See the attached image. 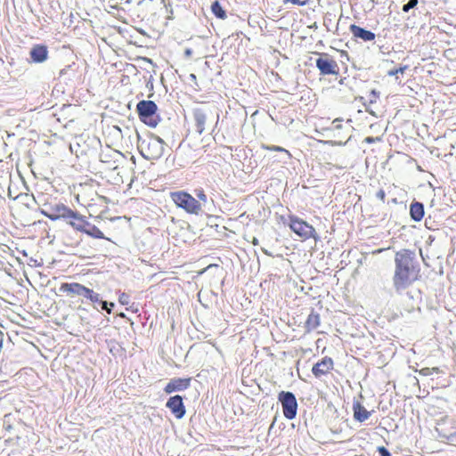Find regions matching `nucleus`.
<instances>
[{
    "instance_id": "1",
    "label": "nucleus",
    "mask_w": 456,
    "mask_h": 456,
    "mask_svg": "<svg viewBox=\"0 0 456 456\" xmlns=\"http://www.w3.org/2000/svg\"><path fill=\"white\" fill-rule=\"evenodd\" d=\"M395 270L393 284L396 292H402L417 280L419 268L415 264L413 254L402 250L395 254Z\"/></svg>"
},
{
    "instance_id": "2",
    "label": "nucleus",
    "mask_w": 456,
    "mask_h": 456,
    "mask_svg": "<svg viewBox=\"0 0 456 456\" xmlns=\"http://www.w3.org/2000/svg\"><path fill=\"white\" fill-rule=\"evenodd\" d=\"M164 141L157 135H150L141 141L140 151L146 159H158L164 152Z\"/></svg>"
},
{
    "instance_id": "3",
    "label": "nucleus",
    "mask_w": 456,
    "mask_h": 456,
    "mask_svg": "<svg viewBox=\"0 0 456 456\" xmlns=\"http://www.w3.org/2000/svg\"><path fill=\"white\" fill-rule=\"evenodd\" d=\"M170 197L176 207L184 209L189 214L198 215L201 210L200 203L185 191L171 192Z\"/></svg>"
},
{
    "instance_id": "4",
    "label": "nucleus",
    "mask_w": 456,
    "mask_h": 456,
    "mask_svg": "<svg viewBox=\"0 0 456 456\" xmlns=\"http://www.w3.org/2000/svg\"><path fill=\"white\" fill-rule=\"evenodd\" d=\"M138 114L142 121L151 127L159 124V117L156 115L158 107L152 101H141L136 106Z\"/></svg>"
},
{
    "instance_id": "5",
    "label": "nucleus",
    "mask_w": 456,
    "mask_h": 456,
    "mask_svg": "<svg viewBox=\"0 0 456 456\" xmlns=\"http://www.w3.org/2000/svg\"><path fill=\"white\" fill-rule=\"evenodd\" d=\"M289 227L303 240H307L310 238L316 239V232L314 228L297 217H290Z\"/></svg>"
},
{
    "instance_id": "6",
    "label": "nucleus",
    "mask_w": 456,
    "mask_h": 456,
    "mask_svg": "<svg viewBox=\"0 0 456 456\" xmlns=\"http://www.w3.org/2000/svg\"><path fill=\"white\" fill-rule=\"evenodd\" d=\"M41 213L49 219L55 221L61 218L69 219L77 217L76 212L63 204H57L49 208L48 210L42 209Z\"/></svg>"
},
{
    "instance_id": "7",
    "label": "nucleus",
    "mask_w": 456,
    "mask_h": 456,
    "mask_svg": "<svg viewBox=\"0 0 456 456\" xmlns=\"http://www.w3.org/2000/svg\"><path fill=\"white\" fill-rule=\"evenodd\" d=\"M279 400L282 404L284 416L289 419H294L297 409L295 395L290 392H281L279 395Z\"/></svg>"
},
{
    "instance_id": "8",
    "label": "nucleus",
    "mask_w": 456,
    "mask_h": 456,
    "mask_svg": "<svg viewBox=\"0 0 456 456\" xmlns=\"http://www.w3.org/2000/svg\"><path fill=\"white\" fill-rule=\"evenodd\" d=\"M316 67L322 75H335L338 71L337 62L327 54H322L316 60Z\"/></svg>"
},
{
    "instance_id": "9",
    "label": "nucleus",
    "mask_w": 456,
    "mask_h": 456,
    "mask_svg": "<svg viewBox=\"0 0 456 456\" xmlns=\"http://www.w3.org/2000/svg\"><path fill=\"white\" fill-rule=\"evenodd\" d=\"M167 407L170 409L177 419H182L185 414V407L180 395L170 397L167 402Z\"/></svg>"
},
{
    "instance_id": "10",
    "label": "nucleus",
    "mask_w": 456,
    "mask_h": 456,
    "mask_svg": "<svg viewBox=\"0 0 456 456\" xmlns=\"http://www.w3.org/2000/svg\"><path fill=\"white\" fill-rule=\"evenodd\" d=\"M88 288L77 282L62 283L60 287V291L68 293L70 296H82L86 297Z\"/></svg>"
},
{
    "instance_id": "11",
    "label": "nucleus",
    "mask_w": 456,
    "mask_h": 456,
    "mask_svg": "<svg viewBox=\"0 0 456 456\" xmlns=\"http://www.w3.org/2000/svg\"><path fill=\"white\" fill-rule=\"evenodd\" d=\"M190 379H171L165 387L167 394H171L175 391H183L189 387Z\"/></svg>"
},
{
    "instance_id": "12",
    "label": "nucleus",
    "mask_w": 456,
    "mask_h": 456,
    "mask_svg": "<svg viewBox=\"0 0 456 456\" xmlns=\"http://www.w3.org/2000/svg\"><path fill=\"white\" fill-rule=\"evenodd\" d=\"M349 30L354 36V37L357 39H361L363 42L373 41L376 37L375 34L370 30H366L355 24H352L349 27Z\"/></svg>"
},
{
    "instance_id": "13",
    "label": "nucleus",
    "mask_w": 456,
    "mask_h": 456,
    "mask_svg": "<svg viewBox=\"0 0 456 456\" xmlns=\"http://www.w3.org/2000/svg\"><path fill=\"white\" fill-rule=\"evenodd\" d=\"M29 54L33 62L42 63L48 58V50L45 45H36L31 48Z\"/></svg>"
},
{
    "instance_id": "14",
    "label": "nucleus",
    "mask_w": 456,
    "mask_h": 456,
    "mask_svg": "<svg viewBox=\"0 0 456 456\" xmlns=\"http://www.w3.org/2000/svg\"><path fill=\"white\" fill-rule=\"evenodd\" d=\"M333 368V361L331 358L324 357L321 362L314 365L312 371L315 377H321L327 374Z\"/></svg>"
},
{
    "instance_id": "15",
    "label": "nucleus",
    "mask_w": 456,
    "mask_h": 456,
    "mask_svg": "<svg viewBox=\"0 0 456 456\" xmlns=\"http://www.w3.org/2000/svg\"><path fill=\"white\" fill-rule=\"evenodd\" d=\"M207 114L201 109H197L194 111V118L196 121L197 132L201 134L205 131L207 122Z\"/></svg>"
},
{
    "instance_id": "16",
    "label": "nucleus",
    "mask_w": 456,
    "mask_h": 456,
    "mask_svg": "<svg viewBox=\"0 0 456 456\" xmlns=\"http://www.w3.org/2000/svg\"><path fill=\"white\" fill-rule=\"evenodd\" d=\"M353 409L354 419L360 422L365 421L370 416V412L358 402L354 403Z\"/></svg>"
},
{
    "instance_id": "17",
    "label": "nucleus",
    "mask_w": 456,
    "mask_h": 456,
    "mask_svg": "<svg viewBox=\"0 0 456 456\" xmlns=\"http://www.w3.org/2000/svg\"><path fill=\"white\" fill-rule=\"evenodd\" d=\"M76 216L77 217H70L69 219H66L68 224L77 231L85 232L86 227L89 226V223L86 222L83 217L77 212Z\"/></svg>"
},
{
    "instance_id": "18",
    "label": "nucleus",
    "mask_w": 456,
    "mask_h": 456,
    "mask_svg": "<svg viewBox=\"0 0 456 456\" xmlns=\"http://www.w3.org/2000/svg\"><path fill=\"white\" fill-rule=\"evenodd\" d=\"M410 214L414 221H420L424 216L423 204L419 202H414L411 204Z\"/></svg>"
},
{
    "instance_id": "19",
    "label": "nucleus",
    "mask_w": 456,
    "mask_h": 456,
    "mask_svg": "<svg viewBox=\"0 0 456 456\" xmlns=\"http://www.w3.org/2000/svg\"><path fill=\"white\" fill-rule=\"evenodd\" d=\"M320 325V316L315 313H311L305 322L307 331L315 330Z\"/></svg>"
},
{
    "instance_id": "20",
    "label": "nucleus",
    "mask_w": 456,
    "mask_h": 456,
    "mask_svg": "<svg viewBox=\"0 0 456 456\" xmlns=\"http://www.w3.org/2000/svg\"><path fill=\"white\" fill-rule=\"evenodd\" d=\"M264 148L268 151H279V152L282 153V156L280 159L281 162L287 163L288 160L291 158V154L289 153V151L282 147L274 146V145H272V146L267 145V146H264Z\"/></svg>"
},
{
    "instance_id": "21",
    "label": "nucleus",
    "mask_w": 456,
    "mask_h": 456,
    "mask_svg": "<svg viewBox=\"0 0 456 456\" xmlns=\"http://www.w3.org/2000/svg\"><path fill=\"white\" fill-rule=\"evenodd\" d=\"M84 232H86V234H88L94 238H98V239L104 238L103 232L96 226L91 225L90 224H89V226L86 227V231Z\"/></svg>"
},
{
    "instance_id": "22",
    "label": "nucleus",
    "mask_w": 456,
    "mask_h": 456,
    "mask_svg": "<svg viewBox=\"0 0 456 456\" xmlns=\"http://www.w3.org/2000/svg\"><path fill=\"white\" fill-rule=\"evenodd\" d=\"M211 11L217 17V18H220V19H225L226 18V13L223 10L221 4H219L218 1H215L212 5H211Z\"/></svg>"
},
{
    "instance_id": "23",
    "label": "nucleus",
    "mask_w": 456,
    "mask_h": 456,
    "mask_svg": "<svg viewBox=\"0 0 456 456\" xmlns=\"http://www.w3.org/2000/svg\"><path fill=\"white\" fill-rule=\"evenodd\" d=\"M86 298L89 299L93 303H96V302H100L101 301L100 295L98 293H95L94 291H93L90 289H87V292H86Z\"/></svg>"
},
{
    "instance_id": "24",
    "label": "nucleus",
    "mask_w": 456,
    "mask_h": 456,
    "mask_svg": "<svg viewBox=\"0 0 456 456\" xmlns=\"http://www.w3.org/2000/svg\"><path fill=\"white\" fill-rule=\"evenodd\" d=\"M417 4L418 0H409V2L403 6V11L407 12L411 9L414 8Z\"/></svg>"
},
{
    "instance_id": "25",
    "label": "nucleus",
    "mask_w": 456,
    "mask_h": 456,
    "mask_svg": "<svg viewBox=\"0 0 456 456\" xmlns=\"http://www.w3.org/2000/svg\"><path fill=\"white\" fill-rule=\"evenodd\" d=\"M439 369L438 368H423L419 370V374L423 375V376H428V375H431L433 372H438Z\"/></svg>"
},
{
    "instance_id": "26",
    "label": "nucleus",
    "mask_w": 456,
    "mask_h": 456,
    "mask_svg": "<svg viewBox=\"0 0 456 456\" xmlns=\"http://www.w3.org/2000/svg\"><path fill=\"white\" fill-rule=\"evenodd\" d=\"M406 69V66L404 67H401L399 69H393V70H390L388 71V76H395L397 74H403L404 72V70Z\"/></svg>"
},
{
    "instance_id": "27",
    "label": "nucleus",
    "mask_w": 456,
    "mask_h": 456,
    "mask_svg": "<svg viewBox=\"0 0 456 456\" xmlns=\"http://www.w3.org/2000/svg\"><path fill=\"white\" fill-rule=\"evenodd\" d=\"M118 300H119L120 304H122V305H128L129 304V296L126 293H122L119 296Z\"/></svg>"
},
{
    "instance_id": "28",
    "label": "nucleus",
    "mask_w": 456,
    "mask_h": 456,
    "mask_svg": "<svg viewBox=\"0 0 456 456\" xmlns=\"http://www.w3.org/2000/svg\"><path fill=\"white\" fill-rule=\"evenodd\" d=\"M197 197L199 198L200 200H201L203 202L207 201V195L204 193L203 191H199L197 192Z\"/></svg>"
},
{
    "instance_id": "29",
    "label": "nucleus",
    "mask_w": 456,
    "mask_h": 456,
    "mask_svg": "<svg viewBox=\"0 0 456 456\" xmlns=\"http://www.w3.org/2000/svg\"><path fill=\"white\" fill-rule=\"evenodd\" d=\"M379 140H380L379 137H370V136H369V137H366L364 139V142H366L367 143H372V142H375L379 141Z\"/></svg>"
},
{
    "instance_id": "30",
    "label": "nucleus",
    "mask_w": 456,
    "mask_h": 456,
    "mask_svg": "<svg viewBox=\"0 0 456 456\" xmlns=\"http://www.w3.org/2000/svg\"><path fill=\"white\" fill-rule=\"evenodd\" d=\"M379 452L381 456H390V452L385 447H379Z\"/></svg>"
},
{
    "instance_id": "31",
    "label": "nucleus",
    "mask_w": 456,
    "mask_h": 456,
    "mask_svg": "<svg viewBox=\"0 0 456 456\" xmlns=\"http://www.w3.org/2000/svg\"><path fill=\"white\" fill-rule=\"evenodd\" d=\"M102 305V309L106 310L109 314L111 312V309L108 307V303L106 301H100Z\"/></svg>"
},
{
    "instance_id": "32",
    "label": "nucleus",
    "mask_w": 456,
    "mask_h": 456,
    "mask_svg": "<svg viewBox=\"0 0 456 456\" xmlns=\"http://www.w3.org/2000/svg\"><path fill=\"white\" fill-rule=\"evenodd\" d=\"M333 124H334V126H335V128H337V129L341 128V124H340V120H339V119H338V118H337V119H335V120L333 121Z\"/></svg>"
},
{
    "instance_id": "33",
    "label": "nucleus",
    "mask_w": 456,
    "mask_h": 456,
    "mask_svg": "<svg viewBox=\"0 0 456 456\" xmlns=\"http://www.w3.org/2000/svg\"><path fill=\"white\" fill-rule=\"evenodd\" d=\"M289 2L296 5H304L305 4V3L301 2L300 0H289Z\"/></svg>"
},
{
    "instance_id": "34",
    "label": "nucleus",
    "mask_w": 456,
    "mask_h": 456,
    "mask_svg": "<svg viewBox=\"0 0 456 456\" xmlns=\"http://www.w3.org/2000/svg\"><path fill=\"white\" fill-rule=\"evenodd\" d=\"M252 243H253L254 245H258V240H257L256 238H255V237H254V238H253V240H252Z\"/></svg>"
},
{
    "instance_id": "35",
    "label": "nucleus",
    "mask_w": 456,
    "mask_h": 456,
    "mask_svg": "<svg viewBox=\"0 0 456 456\" xmlns=\"http://www.w3.org/2000/svg\"><path fill=\"white\" fill-rule=\"evenodd\" d=\"M185 53H186V55H191V50L187 49V50L185 51Z\"/></svg>"
},
{
    "instance_id": "36",
    "label": "nucleus",
    "mask_w": 456,
    "mask_h": 456,
    "mask_svg": "<svg viewBox=\"0 0 456 456\" xmlns=\"http://www.w3.org/2000/svg\"><path fill=\"white\" fill-rule=\"evenodd\" d=\"M262 251H263L265 255H267V256H270V255H271V254H270L266 249H265V248H262Z\"/></svg>"
},
{
    "instance_id": "37",
    "label": "nucleus",
    "mask_w": 456,
    "mask_h": 456,
    "mask_svg": "<svg viewBox=\"0 0 456 456\" xmlns=\"http://www.w3.org/2000/svg\"><path fill=\"white\" fill-rule=\"evenodd\" d=\"M289 0H284V3H289Z\"/></svg>"
}]
</instances>
